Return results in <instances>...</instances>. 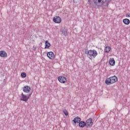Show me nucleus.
<instances>
[{"label": "nucleus", "mask_w": 130, "mask_h": 130, "mask_svg": "<svg viewBox=\"0 0 130 130\" xmlns=\"http://www.w3.org/2000/svg\"><path fill=\"white\" fill-rule=\"evenodd\" d=\"M94 3V5L98 7V8H102L103 10H106L108 9V6L111 1L110 0H88V5L89 6L92 5V3Z\"/></svg>", "instance_id": "obj_1"}, {"label": "nucleus", "mask_w": 130, "mask_h": 130, "mask_svg": "<svg viewBox=\"0 0 130 130\" xmlns=\"http://www.w3.org/2000/svg\"><path fill=\"white\" fill-rule=\"evenodd\" d=\"M85 54H87V57L89 58V59H93V58H95L96 55H98V53L97 51L95 50H88V49H85L84 51Z\"/></svg>", "instance_id": "obj_2"}, {"label": "nucleus", "mask_w": 130, "mask_h": 130, "mask_svg": "<svg viewBox=\"0 0 130 130\" xmlns=\"http://www.w3.org/2000/svg\"><path fill=\"white\" fill-rule=\"evenodd\" d=\"M117 82V77L114 76L109 78H107L105 80V84L106 85H111V84H114Z\"/></svg>", "instance_id": "obj_3"}, {"label": "nucleus", "mask_w": 130, "mask_h": 130, "mask_svg": "<svg viewBox=\"0 0 130 130\" xmlns=\"http://www.w3.org/2000/svg\"><path fill=\"white\" fill-rule=\"evenodd\" d=\"M32 95V92L29 93V94H27V95L24 94V93H21V97L20 98L21 101H24V102H27L28 101V99L30 98L31 95Z\"/></svg>", "instance_id": "obj_4"}, {"label": "nucleus", "mask_w": 130, "mask_h": 130, "mask_svg": "<svg viewBox=\"0 0 130 130\" xmlns=\"http://www.w3.org/2000/svg\"><path fill=\"white\" fill-rule=\"evenodd\" d=\"M86 128H88V127H91L92 125H93V122L92 121V118H89L86 121Z\"/></svg>", "instance_id": "obj_5"}, {"label": "nucleus", "mask_w": 130, "mask_h": 130, "mask_svg": "<svg viewBox=\"0 0 130 130\" xmlns=\"http://www.w3.org/2000/svg\"><path fill=\"white\" fill-rule=\"evenodd\" d=\"M53 21L54 23L59 24V23H61V18L59 16H55L53 18Z\"/></svg>", "instance_id": "obj_6"}, {"label": "nucleus", "mask_w": 130, "mask_h": 130, "mask_svg": "<svg viewBox=\"0 0 130 130\" xmlns=\"http://www.w3.org/2000/svg\"><path fill=\"white\" fill-rule=\"evenodd\" d=\"M58 81L60 82V83H62V84H64L67 82V78L63 76H59L58 77Z\"/></svg>", "instance_id": "obj_7"}, {"label": "nucleus", "mask_w": 130, "mask_h": 130, "mask_svg": "<svg viewBox=\"0 0 130 130\" xmlns=\"http://www.w3.org/2000/svg\"><path fill=\"white\" fill-rule=\"evenodd\" d=\"M47 56L50 59H54V53L53 52H48L47 54Z\"/></svg>", "instance_id": "obj_8"}, {"label": "nucleus", "mask_w": 130, "mask_h": 130, "mask_svg": "<svg viewBox=\"0 0 130 130\" xmlns=\"http://www.w3.org/2000/svg\"><path fill=\"white\" fill-rule=\"evenodd\" d=\"M23 91L25 93H29L30 91H31V87L30 86H25L23 87Z\"/></svg>", "instance_id": "obj_9"}, {"label": "nucleus", "mask_w": 130, "mask_h": 130, "mask_svg": "<svg viewBox=\"0 0 130 130\" xmlns=\"http://www.w3.org/2000/svg\"><path fill=\"white\" fill-rule=\"evenodd\" d=\"M0 56L1 57H7L8 56V54H7V52L2 50L0 51Z\"/></svg>", "instance_id": "obj_10"}, {"label": "nucleus", "mask_w": 130, "mask_h": 130, "mask_svg": "<svg viewBox=\"0 0 130 130\" xmlns=\"http://www.w3.org/2000/svg\"><path fill=\"white\" fill-rule=\"evenodd\" d=\"M60 32H61V34L64 35V36H68V31L65 28H62L60 30Z\"/></svg>", "instance_id": "obj_11"}, {"label": "nucleus", "mask_w": 130, "mask_h": 130, "mask_svg": "<svg viewBox=\"0 0 130 130\" xmlns=\"http://www.w3.org/2000/svg\"><path fill=\"white\" fill-rule=\"evenodd\" d=\"M78 123L80 127H85L86 126V122L84 121H80Z\"/></svg>", "instance_id": "obj_12"}, {"label": "nucleus", "mask_w": 130, "mask_h": 130, "mask_svg": "<svg viewBox=\"0 0 130 130\" xmlns=\"http://www.w3.org/2000/svg\"><path fill=\"white\" fill-rule=\"evenodd\" d=\"M109 63L110 66H115V60H114V58H110L109 60Z\"/></svg>", "instance_id": "obj_13"}, {"label": "nucleus", "mask_w": 130, "mask_h": 130, "mask_svg": "<svg viewBox=\"0 0 130 130\" xmlns=\"http://www.w3.org/2000/svg\"><path fill=\"white\" fill-rule=\"evenodd\" d=\"M73 121L76 124V123H79L80 121H81V118L79 117H75L73 120Z\"/></svg>", "instance_id": "obj_14"}, {"label": "nucleus", "mask_w": 130, "mask_h": 130, "mask_svg": "<svg viewBox=\"0 0 130 130\" xmlns=\"http://www.w3.org/2000/svg\"><path fill=\"white\" fill-rule=\"evenodd\" d=\"M123 23H124L125 25H129L130 20L127 18H125L123 20Z\"/></svg>", "instance_id": "obj_15"}, {"label": "nucleus", "mask_w": 130, "mask_h": 130, "mask_svg": "<svg viewBox=\"0 0 130 130\" xmlns=\"http://www.w3.org/2000/svg\"><path fill=\"white\" fill-rule=\"evenodd\" d=\"M111 49V48H110V47L109 46H107L105 48V53H108V52H109V51H110Z\"/></svg>", "instance_id": "obj_16"}, {"label": "nucleus", "mask_w": 130, "mask_h": 130, "mask_svg": "<svg viewBox=\"0 0 130 130\" xmlns=\"http://www.w3.org/2000/svg\"><path fill=\"white\" fill-rule=\"evenodd\" d=\"M51 44L49 42H48V41H46L45 42V48L46 49V48H49V47L51 46Z\"/></svg>", "instance_id": "obj_17"}, {"label": "nucleus", "mask_w": 130, "mask_h": 130, "mask_svg": "<svg viewBox=\"0 0 130 130\" xmlns=\"http://www.w3.org/2000/svg\"><path fill=\"white\" fill-rule=\"evenodd\" d=\"M21 78H26V77H27V74L25 73H22L21 74Z\"/></svg>", "instance_id": "obj_18"}, {"label": "nucleus", "mask_w": 130, "mask_h": 130, "mask_svg": "<svg viewBox=\"0 0 130 130\" xmlns=\"http://www.w3.org/2000/svg\"><path fill=\"white\" fill-rule=\"evenodd\" d=\"M63 113L66 115V116H68V115H69V112L67 111V110H63Z\"/></svg>", "instance_id": "obj_19"}, {"label": "nucleus", "mask_w": 130, "mask_h": 130, "mask_svg": "<svg viewBox=\"0 0 130 130\" xmlns=\"http://www.w3.org/2000/svg\"><path fill=\"white\" fill-rule=\"evenodd\" d=\"M125 17L127 18H130V13H127L125 14Z\"/></svg>", "instance_id": "obj_20"}, {"label": "nucleus", "mask_w": 130, "mask_h": 130, "mask_svg": "<svg viewBox=\"0 0 130 130\" xmlns=\"http://www.w3.org/2000/svg\"><path fill=\"white\" fill-rule=\"evenodd\" d=\"M73 3H74V4H77L78 3V0H73Z\"/></svg>", "instance_id": "obj_21"}, {"label": "nucleus", "mask_w": 130, "mask_h": 130, "mask_svg": "<svg viewBox=\"0 0 130 130\" xmlns=\"http://www.w3.org/2000/svg\"><path fill=\"white\" fill-rule=\"evenodd\" d=\"M33 50H36V47H33Z\"/></svg>", "instance_id": "obj_22"}]
</instances>
